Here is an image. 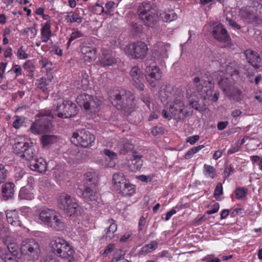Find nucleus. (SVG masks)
Wrapping results in <instances>:
<instances>
[{
    "mask_svg": "<svg viewBox=\"0 0 262 262\" xmlns=\"http://www.w3.org/2000/svg\"><path fill=\"white\" fill-rule=\"evenodd\" d=\"M225 68L226 72L230 75V77H232L233 75L238 74L236 66L234 62H229L226 64Z\"/></svg>",
    "mask_w": 262,
    "mask_h": 262,
    "instance_id": "nucleus-38",
    "label": "nucleus"
},
{
    "mask_svg": "<svg viewBox=\"0 0 262 262\" xmlns=\"http://www.w3.org/2000/svg\"><path fill=\"white\" fill-rule=\"evenodd\" d=\"M34 155L35 150L31 143V145L29 144L28 148L26 149L24 155H23L21 158L25 159L26 160H28L29 162H30L32 159H34Z\"/></svg>",
    "mask_w": 262,
    "mask_h": 262,
    "instance_id": "nucleus-37",
    "label": "nucleus"
},
{
    "mask_svg": "<svg viewBox=\"0 0 262 262\" xmlns=\"http://www.w3.org/2000/svg\"><path fill=\"white\" fill-rule=\"evenodd\" d=\"M233 172V169L231 165H226L224 171V178L227 179L230 174Z\"/></svg>",
    "mask_w": 262,
    "mask_h": 262,
    "instance_id": "nucleus-53",
    "label": "nucleus"
},
{
    "mask_svg": "<svg viewBox=\"0 0 262 262\" xmlns=\"http://www.w3.org/2000/svg\"><path fill=\"white\" fill-rule=\"evenodd\" d=\"M131 231L126 232L120 239V241L122 243L127 242L128 239L132 235Z\"/></svg>",
    "mask_w": 262,
    "mask_h": 262,
    "instance_id": "nucleus-64",
    "label": "nucleus"
},
{
    "mask_svg": "<svg viewBox=\"0 0 262 262\" xmlns=\"http://www.w3.org/2000/svg\"><path fill=\"white\" fill-rule=\"evenodd\" d=\"M28 54L26 53L23 49V47H21L17 51V57L19 59H26L28 57Z\"/></svg>",
    "mask_w": 262,
    "mask_h": 262,
    "instance_id": "nucleus-56",
    "label": "nucleus"
},
{
    "mask_svg": "<svg viewBox=\"0 0 262 262\" xmlns=\"http://www.w3.org/2000/svg\"><path fill=\"white\" fill-rule=\"evenodd\" d=\"M36 24H34L33 26L30 28H27L23 30V32L25 33H30V38H32L35 37L37 33V30L36 29Z\"/></svg>",
    "mask_w": 262,
    "mask_h": 262,
    "instance_id": "nucleus-43",
    "label": "nucleus"
},
{
    "mask_svg": "<svg viewBox=\"0 0 262 262\" xmlns=\"http://www.w3.org/2000/svg\"><path fill=\"white\" fill-rule=\"evenodd\" d=\"M158 245V243L156 241H152L149 244H146L141 248L140 253L145 254L152 252L157 249Z\"/></svg>",
    "mask_w": 262,
    "mask_h": 262,
    "instance_id": "nucleus-33",
    "label": "nucleus"
},
{
    "mask_svg": "<svg viewBox=\"0 0 262 262\" xmlns=\"http://www.w3.org/2000/svg\"><path fill=\"white\" fill-rule=\"evenodd\" d=\"M247 189L244 187H238L235 190L236 198L241 199L244 198L247 193Z\"/></svg>",
    "mask_w": 262,
    "mask_h": 262,
    "instance_id": "nucleus-46",
    "label": "nucleus"
},
{
    "mask_svg": "<svg viewBox=\"0 0 262 262\" xmlns=\"http://www.w3.org/2000/svg\"><path fill=\"white\" fill-rule=\"evenodd\" d=\"M103 154L106 155V156H108L110 158L112 159H116L117 158V154L108 149H105L103 150Z\"/></svg>",
    "mask_w": 262,
    "mask_h": 262,
    "instance_id": "nucleus-58",
    "label": "nucleus"
},
{
    "mask_svg": "<svg viewBox=\"0 0 262 262\" xmlns=\"http://www.w3.org/2000/svg\"><path fill=\"white\" fill-rule=\"evenodd\" d=\"M29 144L26 142H18L15 143L13 146L14 153L21 158Z\"/></svg>",
    "mask_w": 262,
    "mask_h": 262,
    "instance_id": "nucleus-29",
    "label": "nucleus"
},
{
    "mask_svg": "<svg viewBox=\"0 0 262 262\" xmlns=\"http://www.w3.org/2000/svg\"><path fill=\"white\" fill-rule=\"evenodd\" d=\"M78 112L75 103L69 100H64L58 104L54 113L60 118H69L75 116Z\"/></svg>",
    "mask_w": 262,
    "mask_h": 262,
    "instance_id": "nucleus-7",
    "label": "nucleus"
},
{
    "mask_svg": "<svg viewBox=\"0 0 262 262\" xmlns=\"http://www.w3.org/2000/svg\"><path fill=\"white\" fill-rule=\"evenodd\" d=\"M99 61L102 66L107 67L115 64L116 62V59L109 53L108 51H106L103 53Z\"/></svg>",
    "mask_w": 262,
    "mask_h": 262,
    "instance_id": "nucleus-27",
    "label": "nucleus"
},
{
    "mask_svg": "<svg viewBox=\"0 0 262 262\" xmlns=\"http://www.w3.org/2000/svg\"><path fill=\"white\" fill-rule=\"evenodd\" d=\"M138 13L142 23L145 26L153 28L159 21L156 6L150 2L144 1L138 8Z\"/></svg>",
    "mask_w": 262,
    "mask_h": 262,
    "instance_id": "nucleus-3",
    "label": "nucleus"
},
{
    "mask_svg": "<svg viewBox=\"0 0 262 262\" xmlns=\"http://www.w3.org/2000/svg\"><path fill=\"white\" fill-rule=\"evenodd\" d=\"M147 46L142 41L129 44L125 48L126 55L133 59H143L147 54Z\"/></svg>",
    "mask_w": 262,
    "mask_h": 262,
    "instance_id": "nucleus-10",
    "label": "nucleus"
},
{
    "mask_svg": "<svg viewBox=\"0 0 262 262\" xmlns=\"http://www.w3.org/2000/svg\"><path fill=\"white\" fill-rule=\"evenodd\" d=\"M182 96H179L169 104V111L176 120L178 119V117L184 108L185 105Z\"/></svg>",
    "mask_w": 262,
    "mask_h": 262,
    "instance_id": "nucleus-18",
    "label": "nucleus"
},
{
    "mask_svg": "<svg viewBox=\"0 0 262 262\" xmlns=\"http://www.w3.org/2000/svg\"><path fill=\"white\" fill-rule=\"evenodd\" d=\"M114 189L124 196H131L136 192L135 185L127 181H114Z\"/></svg>",
    "mask_w": 262,
    "mask_h": 262,
    "instance_id": "nucleus-14",
    "label": "nucleus"
},
{
    "mask_svg": "<svg viewBox=\"0 0 262 262\" xmlns=\"http://www.w3.org/2000/svg\"><path fill=\"white\" fill-rule=\"evenodd\" d=\"M49 246L55 254L66 259L69 262L74 260L75 250L65 239L61 237H54L50 242Z\"/></svg>",
    "mask_w": 262,
    "mask_h": 262,
    "instance_id": "nucleus-4",
    "label": "nucleus"
},
{
    "mask_svg": "<svg viewBox=\"0 0 262 262\" xmlns=\"http://www.w3.org/2000/svg\"><path fill=\"white\" fill-rule=\"evenodd\" d=\"M12 71H13V72L16 74V77L18 76L21 75V69L20 67L18 65L14 66L12 69V70H10L9 72H10Z\"/></svg>",
    "mask_w": 262,
    "mask_h": 262,
    "instance_id": "nucleus-61",
    "label": "nucleus"
},
{
    "mask_svg": "<svg viewBox=\"0 0 262 262\" xmlns=\"http://www.w3.org/2000/svg\"><path fill=\"white\" fill-rule=\"evenodd\" d=\"M220 208V205L218 203H215L210 210L207 211V214H212L216 213Z\"/></svg>",
    "mask_w": 262,
    "mask_h": 262,
    "instance_id": "nucleus-57",
    "label": "nucleus"
},
{
    "mask_svg": "<svg viewBox=\"0 0 262 262\" xmlns=\"http://www.w3.org/2000/svg\"><path fill=\"white\" fill-rule=\"evenodd\" d=\"M170 47V44L166 43L162 45L159 49V52L160 58H166L168 57L167 51L168 49Z\"/></svg>",
    "mask_w": 262,
    "mask_h": 262,
    "instance_id": "nucleus-40",
    "label": "nucleus"
},
{
    "mask_svg": "<svg viewBox=\"0 0 262 262\" xmlns=\"http://www.w3.org/2000/svg\"><path fill=\"white\" fill-rule=\"evenodd\" d=\"M130 75L135 86L137 89L143 91L144 87L142 82L144 80V76L138 67L136 66L133 67L130 71Z\"/></svg>",
    "mask_w": 262,
    "mask_h": 262,
    "instance_id": "nucleus-19",
    "label": "nucleus"
},
{
    "mask_svg": "<svg viewBox=\"0 0 262 262\" xmlns=\"http://www.w3.org/2000/svg\"><path fill=\"white\" fill-rule=\"evenodd\" d=\"M4 214L0 212V238H4L5 236H7L9 230L7 227L4 226L3 222Z\"/></svg>",
    "mask_w": 262,
    "mask_h": 262,
    "instance_id": "nucleus-39",
    "label": "nucleus"
},
{
    "mask_svg": "<svg viewBox=\"0 0 262 262\" xmlns=\"http://www.w3.org/2000/svg\"><path fill=\"white\" fill-rule=\"evenodd\" d=\"M211 255H207L202 259L203 261H206V262H220L221 260L219 258H214L213 259H211Z\"/></svg>",
    "mask_w": 262,
    "mask_h": 262,
    "instance_id": "nucleus-63",
    "label": "nucleus"
},
{
    "mask_svg": "<svg viewBox=\"0 0 262 262\" xmlns=\"http://www.w3.org/2000/svg\"><path fill=\"white\" fill-rule=\"evenodd\" d=\"M115 3L113 1H108L105 4V8L98 3L96 4V6L100 8L101 13L106 15H111L115 9Z\"/></svg>",
    "mask_w": 262,
    "mask_h": 262,
    "instance_id": "nucleus-30",
    "label": "nucleus"
},
{
    "mask_svg": "<svg viewBox=\"0 0 262 262\" xmlns=\"http://www.w3.org/2000/svg\"><path fill=\"white\" fill-rule=\"evenodd\" d=\"M204 167V173L205 175H208L210 179L215 178V169L212 166L205 164Z\"/></svg>",
    "mask_w": 262,
    "mask_h": 262,
    "instance_id": "nucleus-41",
    "label": "nucleus"
},
{
    "mask_svg": "<svg viewBox=\"0 0 262 262\" xmlns=\"http://www.w3.org/2000/svg\"><path fill=\"white\" fill-rule=\"evenodd\" d=\"M14 118L15 120L13 123L12 126L15 128L18 129L22 125L24 122V119L23 117L18 116H15Z\"/></svg>",
    "mask_w": 262,
    "mask_h": 262,
    "instance_id": "nucleus-47",
    "label": "nucleus"
},
{
    "mask_svg": "<svg viewBox=\"0 0 262 262\" xmlns=\"http://www.w3.org/2000/svg\"><path fill=\"white\" fill-rule=\"evenodd\" d=\"M97 178H99V176L96 174V172H88L84 174L83 176V180H92L93 179H96Z\"/></svg>",
    "mask_w": 262,
    "mask_h": 262,
    "instance_id": "nucleus-50",
    "label": "nucleus"
},
{
    "mask_svg": "<svg viewBox=\"0 0 262 262\" xmlns=\"http://www.w3.org/2000/svg\"><path fill=\"white\" fill-rule=\"evenodd\" d=\"M27 165L31 170L40 173L46 171L47 168V162L42 158L32 159L27 163Z\"/></svg>",
    "mask_w": 262,
    "mask_h": 262,
    "instance_id": "nucleus-21",
    "label": "nucleus"
},
{
    "mask_svg": "<svg viewBox=\"0 0 262 262\" xmlns=\"http://www.w3.org/2000/svg\"><path fill=\"white\" fill-rule=\"evenodd\" d=\"M193 113V111H185L184 110L182 112H181L180 115H179V117H178L177 120H183L184 119L188 116H191Z\"/></svg>",
    "mask_w": 262,
    "mask_h": 262,
    "instance_id": "nucleus-54",
    "label": "nucleus"
},
{
    "mask_svg": "<svg viewBox=\"0 0 262 262\" xmlns=\"http://www.w3.org/2000/svg\"><path fill=\"white\" fill-rule=\"evenodd\" d=\"M189 104L197 111H202L203 110V107L201 106L197 101H191Z\"/></svg>",
    "mask_w": 262,
    "mask_h": 262,
    "instance_id": "nucleus-59",
    "label": "nucleus"
},
{
    "mask_svg": "<svg viewBox=\"0 0 262 262\" xmlns=\"http://www.w3.org/2000/svg\"><path fill=\"white\" fill-rule=\"evenodd\" d=\"M77 193L86 201H96L99 199V195L87 183L80 185L77 190Z\"/></svg>",
    "mask_w": 262,
    "mask_h": 262,
    "instance_id": "nucleus-16",
    "label": "nucleus"
},
{
    "mask_svg": "<svg viewBox=\"0 0 262 262\" xmlns=\"http://www.w3.org/2000/svg\"><path fill=\"white\" fill-rule=\"evenodd\" d=\"M0 257L4 259L5 262H19L18 257H13L7 252V250L0 248Z\"/></svg>",
    "mask_w": 262,
    "mask_h": 262,
    "instance_id": "nucleus-35",
    "label": "nucleus"
},
{
    "mask_svg": "<svg viewBox=\"0 0 262 262\" xmlns=\"http://www.w3.org/2000/svg\"><path fill=\"white\" fill-rule=\"evenodd\" d=\"M83 36V34L79 30H76L73 32L69 40L68 43H70L72 41L76 39L79 38Z\"/></svg>",
    "mask_w": 262,
    "mask_h": 262,
    "instance_id": "nucleus-51",
    "label": "nucleus"
},
{
    "mask_svg": "<svg viewBox=\"0 0 262 262\" xmlns=\"http://www.w3.org/2000/svg\"><path fill=\"white\" fill-rule=\"evenodd\" d=\"M134 148L133 144L128 142L125 143L121 147L120 153L122 155H125L127 152L132 151Z\"/></svg>",
    "mask_w": 262,
    "mask_h": 262,
    "instance_id": "nucleus-42",
    "label": "nucleus"
},
{
    "mask_svg": "<svg viewBox=\"0 0 262 262\" xmlns=\"http://www.w3.org/2000/svg\"><path fill=\"white\" fill-rule=\"evenodd\" d=\"M20 252L29 260L38 259L40 252L39 244L33 238L23 241L20 248Z\"/></svg>",
    "mask_w": 262,
    "mask_h": 262,
    "instance_id": "nucleus-6",
    "label": "nucleus"
},
{
    "mask_svg": "<svg viewBox=\"0 0 262 262\" xmlns=\"http://www.w3.org/2000/svg\"><path fill=\"white\" fill-rule=\"evenodd\" d=\"M245 56L247 61L253 67L257 68L261 62V59L259 54L255 51L247 49L244 52Z\"/></svg>",
    "mask_w": 262,
    "mask_h": 262,
    "instance_id": "nucleus-23",
    "label": "nucleus"
},
{
    "mask_svg": "<svg viewBox=\"0 0 262 262\" xmlns=\"http://www.w3.org/2000/svg\"><path fill=\"white\" fill-rule=\"evenodd\" d=\"M193 82L196 91L203 99H207L213 102H216L218 100L220 92L215 91L212 95L214 84L210 80H205L199 77H196L193 79Z\"/></svg>",
    "mask_w": 262,
    "mask_h": 262,
    "instance_id": "nucleus-5",
    "label": "nucleus"
},
{
    "mask_svg": "<svg viewBox=\"0 0 262 262\" xmlns=\"http://www.w3.org/2000/svg\"><path fill=\"white\" fill-rule=\"evenodd\" d=\"M37 222L57 231L63 230L66 226L63 217L59 212L50 208L42 209L38 214Z\"/></svg>",
    "mask_w": 262,
    "mask_h": 262,
    "instance_id": "nucleus-1",
    "label": "nucleus"
},
{
    "mask_svg": "<svg viewBox=\"0 0 262 262\" xmlns=\"http://www.w3.org/2000/svg\"><path fill=\"white\" fill-rule=\"evenodd\" d=\"M20 211L23 215L27 217H30L31 215L32 209L29 207H23L20 209Z\"/></svg>",
    "mask_w": 262,
    "mask_h": 262,
    "instance_id": "nucleus-52",
    "label": "nucleus"
},
{
    "mask_svg": "<svg viewBox=\"0 0 262 262\" xmlns=\"http://www.w3.org/2000/svg\"><path fill=\"white\" fill-rule=\"evenodd\" d=\"M80 50L84 55L83 58L85 61L90 62L96 58L97 50L96 48L82 45L80 46Z\"/></svg>",
    "mask_w": 262,
    "mask_h": 262,
    "instance_id": "nucleus-24",
    "label": "nucleus"
},
{
    "mask_svg": "<svg viewBox=\"0 0 262 262\" xmlns=\"http://www.w3.org/2000/svg\"><path fill=\"white\" fill-rule=\"evenodd\" d=\"M7 65V62H1L0 63V83L2 82L3 79V75L5 72V69Z\"/></svg>",
    "mask_w": 262,
    "mask_h": 262,
    "instance_id": "nucleus-60",
    "label": "nucleus"
},
{
    "mask_svg": "<svg viewBox=\"0 0 262 262\" xmlns=\"http://www.w3.org/2000/svg\"><path fill=\"white\" fill-rule=\"evenodd\" d=\"M230 99H232L235 101L239 102L243 99L242 92L237 88H233L231 91L230 94L226 95Z\"/></svg>",
    "mask_w": 262,
    "mask_h": 262,
    "instance_id": "nucleus-34",
    "label": "nucleus"
},
{
    "mask_svg": "<svg viewBox=\"0 0 262 262\" xmlns=\"http://www.w3.org/2000/svg\"><path fill=\"white\" fill-rule=\"evenodd\" d=\"M212 35L216 40L222 42H228L230 39L227 31L221 24L213 27Z\"/></svg>",
    "mask_w": 262,
    "mask_h": 262,
    "instance_id": "nucleus-17",
    "label": "nucleus"
},
{
    "mask_svg": "<svg viewBox=\"0 0 262 262\" xmlns=\"http://www.w3.org/2000/svg\"><path fill=\"white\" fill-rule=\"evenodd\" d=\"M110 100L112 104L118 110H125L134 105L135 97L125 89H115L110 92Z\"/></svg>",
    "mask_w": 262,
    "mask_h": 262,
    "instance_id": "nucleus-2",
    "label": "nucleus"
},
{
    "mask_svg": "<svg viewBox=\"0 0 262 262\" xmlns=\"http://www.w3.org/2000/svg\"><path fill=\"white\" fill-rule=\"evenodd\" d=\"M95 140L94 135L84 129L74 132L71 138L72 143L85 148L92 146Z\"/></svg>",
    "mask_w": 262,
    "mask_h": 262,
    "instance_id": "nucleus-8",
    "label": "nucleus"
},
{
    "mask_svg": "<svg viewBox=\"0 0 262 262\" xmlns=\"http://www.w3.org/2000/svg\"><path fill=\"white\" fill-rule=\"evenodd\" d=\"M162 18L164 21L170 22L177 19V15L176 13L170 11L168 13L164 14Z\"/></svg>",
    "mask_w": 262,
    "mask_h": 262,
    "instance_id": "nucleus-45",
    "label": "nucleus"
},
{
    "mask_svg": "<svg viewBox=\"0 0 262 262\" xmlns=\"http://www.w3.org/2000/svg\"><path fill=\"white\" fill-rule=\"evenodd\" d=\"M58 138L55 135H45L41 137V141L43 147H49L57 142Z\"/></svg>",
    "mask_w": 262,
    "mask_h": 262,
    "instance_id": "nucleus-31",
    "label": "nucleus"
},
{
    "mask_svg": "<svg viewBox=\"0 0 262 262\" xmlns=\"http://www.w3.org/2000/svg\"><path fill=\"white\" fill-rule=\"evenodd\" d=\"M66 19L67 22L77 23L79 24L82 21V17L79 14H75L73 12H70L66 15Z\"/></svg>",
    "mask_w": 262,
    "mask_h": 262,
    "instance_id": "nucleus-36",
    "label": "nucleus"
},
{
    "mask_svg": "<svg viewBox=\"0 0 262 262\" xmlns=\"http://www.w3.org/2000/svg\"><path fill=\"white\" fill-rule=\"evenodd\" d=\"M6 177V170L3 165H0V180H4Z\"/></svg>",
    "mask_w": 262,
    "mask_h": 262,
    "instance_id": "nucleus-62",
    "label": "nucleus"
},
{
    "mask_svg": "<svg viewBox=\"0 0 262 262\" xmlns=\"http://www.w3.org/2000/svg\"><path fill=\"white\" fill-rule=\"evenodd\" d=\"M57 201L59 207L68 215L71 216L77 212L78 204L76 200L71 196L62 194L59 196Z\"/></svg>",
    "mask_w": 262,
    "mask_h": 262,
    "instance_id": "nucleus-9",
    "label": "nucleus"
},
{
    "mask_svg": "<svg viewBox=\"0 0 262 262\" xmlns=\"http://www.w3.org/2000/svg\"><path fill=\"white\" fill-rule=\"evenodd\" d=\"M223 193V186L221 183H217L214 192V196L216 200H220V196Z\"/></svg>",
    "mask_w": 262,
    "mask_h": 262,
    "instance_id": "nucleus-48",
    "label": "nucleus"
},
{
    "mask_svg": "<svg viewBox=\"0 0 262 262\" xmlns=\"http://www.w3.org/2000/svg\"><path fill=\"white\" fill-rule=\"evenodd\" d=\"M10 238L9 232H8L7 236L2 238L3 242L7 245V249L3 248V249L6 250L7 252L10 254V255L13 257H18L19 255L20 248L16 243H10L9 242ZM1 248L2 249V248Z\"/></svg>",
    "mask_w": 262,
    "mask_h": 262,
    "instance_id": "nucleus-22",
    "label": "nucleus"
},
{
    "mask_svg": "<svg viewBox=\"0 0 262 262\" xmlns=\"http://www.w3.org/2000/svg\"><path fill=\"white\" fill-rule=\"evenodd\" d=\"M15 184L10 181L4 183L2 187V194L4 200L12 198L14 193Z\"/></svg>",
    "mask_w": 262,
    "mask_h": 262,
    "instance_id": "nucleus-25",
    "label": "nucleus"
},
{
    "mask_svg": "<svg viewBox=\"0 0 262 262\" xmlns=\"http://www.w3.org/2000/svg\"><path fill=\"white\" fill-rule=\"evenodd\" d=\"M52 126L49 116L42 115L32 124L30 130L33 134H41L50 130Z\"/></svg>",
    "mask_w": 262,
    "mask_h": 262,
    "instance_id": "nucleus-12",
    "label": "nucleus"
},
{
    "mask_svg": "<svg viewBox=\"0 0 262 262\" xmlns=\"http://www.w3.org/2000/svg\"><path fill=\"white\" fill-rule=\"evenodd\" d=\"M151 134L154 136L163 135L164 134L163 127L162 126H155L151 131Z\"/></svg>",
    "mask_w": 262,
    "mask_h": 262,
    "instance_id": "nucleus-55",
    "label": "nucleus"
},
{
    "mask_svg": "<svg viewBox=\"0 0 262 262\" xmlns=\"http://www.w3.org/2000/svg\"><path fill=\"white\" fill-rule=\"evenodd\" d=\"M49 82V81H48L46 78H41L38 80L37 88L42 90L43 92H46L47 91V86Z\"/></svg>",
    "mask_w": 262,
    "mask_h": 262,
    "instance_id": "nucleus-44",
    "label": "nucleus"
},
{
    "mask_svg": "<svg viewBox=\"0 0 262 262\" xmlns=\"http://www.w3.org/2000/svg\"><path fill=\"white\" fill-rule=\"evenodd\" d=\"M76 101L79 106L91 113H96L99 111L100 102L96 97L83 93L77 96Z\"/></svg>",
    "mask_w": 262,
    "mask_h": 262,
    "instance_id": "nucleus-11",
    "label": "nucleus"
},
{
    "mask_svg": "<svg viewBox=\"0 0 262 262\" xmlns=\"http://www.w3.org/2000/svg\"><path fill=\"white\" fill-rule=\"evenodd\" d=\"M6 217L8 222L12 225L14 226H21L18 214L15 210L7 211Z\"/></svg>",
    "mask_w": 262,
    "mask_h": 262,
    "instance_id": "nucleus-28",
    "label": "nucleus"
},
{
    "mask_svg": "<svg viewBox=\"0 0 262 262\" xmlns=\"http://www.w3.org/2000/svg\"><path fill=\"white\" fill-rule=\"evenodd\" d=\"M218 84L227 95L230 94L231 91L234 88V81L231 77H227L225 75H222L219 78Z\"/></svg>",
    "mask_w": 262,
    "mask_h": 262,
    "instance_id": "nucleus-20",
    "label": "nucleus"
},
{
    "mask_svg": "<svg viewBox=\"0 0 262 262\" xmlns=\"http://www.w3.org/2000/svg\"><path fill=\"white\" fill-rule=\"evenodd\" d=\"M146 75L145 78L148 84L153 88L157 85V82L162 77L159 68L155 65L148 66L146 67Z\"/></svg>",
    "mask_w": 262,
    "mask_h": 262,
    "instance_id": "nucleus-15",
    "label": "nucleus"
},
{
    "mask_svg": "<svg viewBox=\"0 0 262 262\" xmlns=\"http://www.w3.org/2000/svg\"><path fill=\"white\" fill-rule=\"evenodd\" d=\"M31 187V185H28L21 188L19 193V197L20 199L31 200L34 198L33 193L29 190V188Z\"/></svg>",
    "mask_w": 262,
    "mask_h": 262,
    "instance_id": "nucleus-32",
    "label": "nucleus"
},
{
    "mask_svg": "<svg viewBox=\"0 0 262 262\" xmlns=\"http://www.w3.org/2000/svg\"><path fill=\"white\" fill-rule=\"evenodd\" d=\"M106 224L108 226L104 230L105 238L106 240H111L115 236V233L117 230V225L116 224L115 220L112 219H109Z\"/></svg>",
    "mask_w": 262,
    "mask_h": 262,
    "instance_id": "nucleus-26",
    "label": "nucleus"
},
{
    "mask_svg": "<svg viewBox=\"0 0 262 262\" xmlns=\"http://www.w3.org/2000/svg\"><path fill=\"white\" fill-rule=\"evenodd\" d=\"M255 4L252 3L250 6L243 7L239 12L240 16L249 23L259 24L261 21L257 15Z\"/></svg>",
    "mask_w": 262,
    "mask_h": 262,
    "instance_id": "nucleus-13",
    "label": "nucleus"
},
{
    "mask_svg": "<svg viewBox=\"0 0 262 262\" xmlns=\"http://www.w3.org/2000/svg\"><path fill=\"white\" fill-rule=\"evenodd\" d=\"M51 25L49 21L46 22L41 30V34L51 35Z\"/></svg>",
    "mask_w": 262,
    "mask_h": 262,
    "instance_id": "nucleus-49",
    "label": "nucleus"
}]
</instances>
